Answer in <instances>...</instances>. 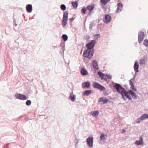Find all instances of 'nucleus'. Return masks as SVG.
I'll list each match as a JSON object with an SVG mask.
<instances>
[{
  "label": "nucleus",
  "mask_w": 148,
  "mask_h": 148,
  "mask_svg": "<svg viewBox=\"0 0 148 148\" xmlns=\"http://www.w3.org/2000/svg\"><path fill=\"white\" fill-rule=\"evenodd\" d=\"M143 143V138L140 137V139L138 140H136L134 142V143L137 145H141Z\"/></svg>",
  "instance_id": "12"
},
{
  "label": "nucleus",
  "mask_w": 148,
  "mask_h": 148,
  "mask_svg": "<svg viewBox=\"0 0 148 148\" xmlns=\"http://www.w3.org/2000/svg\"><path fill=\"white\" fill-rule=\"evenodd\" d=\"M90 86V83L89 82H85L83 83L82 84V87L84 88H89Z\"/></svg>",
  "instance_id": "17"
},
{
  "label": "nucleus",
  "mask_w": 148,
  "mask_h": 148,
  "mask_svg": "<svg viewBox=\"0 0 148 148\" xmlns=\"http://www.w3.org/2000/svg\"><path fill=\"white\" fill-rule=\"evenodd\" d=\"M68 13L67 11H66L64 13L62 19H65L68 20Z\"/></svg>",
  "instance_id": "22"
},
{
  "label": "nucleus",
  "mask_w": 148,
  "mask_h": 148,
  "mask_svg": "<svg viewBox=\"0 0 148 148\" xmlns=\"http://www.w3.org/2000/svg\"><path fill=\"white\" fill-rule=\"evenodd\" d=\"M73 7L75 9H76L78 6L77 2L76 1L73 2L71 3Z\"/></svg>",
  "instance_id": "26"
},
{
  "label": "nucleus",
  "mask_w": 148,
  "mask_h": 148,
  "mask_svg": "<svg viewBox=\"0 0 148 148\" xmlns=\"http://www.w3.org/2000/svg\"><path fill=\"white\" fill-rule=\"evenodd\" d=\"M103 97H100L98 101V102L100 103L101 102H103Z\"/></svg>",
  "instance_id": "38"
},
{
  "label": "nucleus",
  "mask_w": 148,
  "mask_h": 148,
  "mask_svg": "<svg viewBox=\"0 0 148 148\" xmlns=\"http://www.w3.org/2000/svg\"><path fill=\"white\" fill-rule=\"evenodd\" d=\"M123 132H125V130H123Z\"/></svg>",
  "instance_id": "45"
},
{
  "label": "nucleus",
  "mask_w": 148,
  "mask_h": 148,
  "mask_svg": "<svg viewBox=\"0 0 148 148\" xmlns=\"http://www.w3.org/2000/svg\"><path fill=\"white\" fill-rule=\"evenodd\" d=\"M74 18H70L69 19V20L71 21V22H72L74 20Z\"/></svg>",
  "instance_id": "44"
},
{
  "label": "nucleus",
  "mask_w": 148,
  "mask_h": 148,
  "mask_svg": "<svg viewBox=\"0 0 148 148\" xmlns=\"http://www.w3.org/2000/svg\"><path fill=\"white\" fill-rule=\"evenodd\" d=\"M94 6L89 5L87 6L86 8L88 10L91 11L93 10L94 9Z\"/></svg>",
  "instance_id": "30"
},
{
  "label": "nucleus",
  "mask_w": 148,
  "mask_h": 148,
  "mask_svg": "<svg viewBox=\"0 0 148 148\" xmlns=\"http://www.w3.org/2000/svg\"><path fill=\"white\" fill-rule=\"evenodd\" d=\"M114 86V88L119 93H122L125 90V89L123 88L119 84L115 83Z\"/></svg>",
  "instance_id": "2"
},
{
  "label": "nucleus",
  "mask_w": 148,
  "mask_h": 148,
  "mask_svg": "<svg viewBox=\"0 0 148 148\" xmlns=\"http://www.w3.org/2000/svg\"><path fill=\"white\" fill-rule=\"evenodd\" d=\"M132 89L134 90L135 91H136V89L135 88L134 86V85H133V86H131Z\"/></svg>",
  "instance_id": "39"
},
{
  "label": "nucleus",
  "mask_w": 148,
  "mask_h": 148,
  "mask_svg": "<svg viewBox=\"0 0 148 148\" xmlns=\"http://www.w3.org/2000/svg\"><path fill=\"white\" fill-rule=\"evenodd\" d=\"M68 20H66L65 19H62V25L63 27H64L66 24H67V21Z\"/></svg>",
  "instance_id": "25"
},
{
  "label": "nucleus",
  "mask_w": 148,
  "mask_h": 148,
  "mask_svg": "<svg viewBox=\"0 0 148 148\" xmlns=\"http://www.w3.org/2000/svg\"><path fill=\"white\" fill-rule=\"evenodd\" d=\"M86 8H83L81 10V12L83 14H85L86 13Z\"/></svg>",
  "instance_id": "33"
},
{
  "label": "nucleus",
  "mask_w": 148,
  "mask_h": 148,
  "mask_svg": "<svg viewBox=\"0 0 148 148\" xmlns=\"http://www.w3.org/2000/svg\"><path fill=\"white\" fill-rule=\"evenodd\" d=\"M133 80V79H132L130 80L129 81L130 84V86H133V85H134L133 82H132V80Z\"/></svg>",
  "instance_id": "37"
},
{
  "label": "nucleus",
  "mask_w": 148,
  "mask_h": 148,
  "mask_svg": "<svg viewBox=\"0 0 148 148\" xmlns=\"http://www.w3.org/2000/svg\"><path fill=\"white\" fill-rule=\"evenodd\" d=\"M108 101V100L107 99H106L105 100H103V104L107 103Z\"/></svg>",
  "instance_id": "40"
},
{
  "label": "nucleus",
  "mask_w": 148,
  "mask_h": 148,
  "mask_svg": "<svg viewBox=\"0 0 148 148\" xmlns=\"http://www.w3.org/2000/svg\"><path fill=\"white\" fill-rule=\"evenodd\" d=\"M106 76L108 77L109 79H111L112 78V76L111 75L107 74L106 75Z\"/></svg>",
  "instance_id": "41"
},
{
  "label": "nucleus",
  "mask_w": 148,
  "mask_h": 148,
  "mask_svg": "<svg viewBox=\"0 0 148 148\" xmlns=\"http://www.w3.org/2000/svg\"><path fill=\"white\" fill-rule=\"evenodd\" d=\"M75 95H73L72 93H71L69 98L71 99L72 101H74L75 100Z\"/></svg>",
  "instance_id": "20"
},
{
  "label": "nucleus",
  "mask_w": 148,
  "mask_h": 148,
  "mask_svg": "<svg viewBox=\"0 0 148 148\" xmlns=\"http://www.w3.org/2000/svg\"><path fill=\"white\" fill-rule=\"evenodd\" d=\"M121 95L122 96L123 99H124V100H126V99L125 98V97H124L125 95L123 94V93H121Z\"/></svg>",
  "instance_id": "42"
},
{
  "label": "nucleus",
  "mask_w": 148,
  "mask_h": 148,
  "mask_svg": "<svg viewBox=\"0 0 148 148\" xmlns=\"http://www.w3.org/2000/svg\"><path fill=\"white\" fill-rule=\"evenodd\" d=\"M110 0H101L100 2L103 5H106Z\"/></svg>",
  "instance_id": "24"
},
{
  "label": "nucleus",
  "mask_w": 148,
  "mask_h": 148,
  "mask_svg": "<svg viewBox=\"0 0 148 148\" xmlns=\"http://www.w3.org/2000/svg\"><path fill=\"white\" fill-rule=\"evenodd\" d=\"M111 17L109 15L106 14L105 16L104 21L106 23H109L111 20Z\"/></svg>",
  "instance_id": "10"
},
{
  "label": "nucleus",
  "mask_w": 148,
  "mask_h": 148,
  "mask_svg": "<svg viewBox=\"0 0 148 148\" xmlns=\"http://www.w3.org/2000/svg\"><path fill=\"white\" fill-rule=\"evenodd\" d=\"M147 34H148V32H147Z\"/></svg>",
  "instance_id": "48"
},
{
  "label": "nucleus",
  "mask_w": 148,
  "mask_h": 148,
  "mask_svg": "<svg viewBox=\"0 0 148 148\" xmlns=\"http://www.w3.org/2000/svg\"><path fill=\"white\" fill-rule=\"evenodd\" d=\"M108 137L107 135L102 134H101L100 139L101 140H105L107 139Z\"/></svg>",
  "instance_id": "18"
},
{
  "label": "nucleus",
  "mask_w": 148,
  "mask_h": 148,
  "mask_svg": "<svg viewBox=\"0 0 148 148\" xmlns=\"http://www.w3.org/2000/svg\"><path fill=\"white\" fill-rule=\"evenodd\" d=\"M100 36V35L98 34H97L94 36V37L95 39H97Z\"/></svg>",
  "instance_id": "36"
},
{
  "label": "nucleus",
  "mask_w": 148,
  "mask_h": 148,
  "mask_svg": "<svg viewBox=\"0 0 148 148\" xmlns=\"http://www.w3.org/2000/svg\"><path fill=\"white\" fill-rule=\"evenodd\" d=\"M26 9L27 12H31L32 10V7L31 4H28L26 6Z\"/></svg>",
  "instance_id": "13"
},
{
  "label": "nucleus",
  "mask_w": 148,
  "mask_h": 148,
  "mask_svg": "<svg viewBox=\"0 0 148 148\" xmlns=\"http://www.w3.org/2000/svg\"><path fill=\"white\" fill-rule=\"evenodd\" d=\"M81 73L83 75H86L88 74V72L84 69H82L81 71Z\"/></svg>",
  "instance_id": "21"
},
{
  "label": "nucleus",
  "mask_w": 148,
  "mask_h": 148,
  "mask_svg": "<svg viewBox=\"0 0 148 148\" xmlns=\"http://www.w3.org/2000/svg\"><path fill=\"white\" fill-rule=\"evenodd\" d=\"M98 73L99 76L101 77V79H103L105 76L104 74L101 71H99Z\"/></svg>",
  "instance_id": "29"
},
{
  "label": "nucleus",
  "mask_w": 148,
  "mask_h": 148,
  "mask_svg": "<svg viewBox=\"0 0 148 148\" xmlns=\"http://www.w3.org/2000/svg\"><path fill=\"white\" fill-rule=\"evenodd\" d=\"M94 53L93 50L87 49L84 51L83 55L86 58L90 59L93 56Z\"/></svg>",
  "instance_id": "1"
},
{
  "label": "nucleus",
  "mask_w": 148,
  "mask_h": 148,
  "mask_svg": "<svg viewBox=\"0 0 148 148\" xmlns=\"http://www.w3.org/2000/svg\"><path fill=\"white\" fill-rule=\"evenodd\" d=\"M62 38L65 41H66L68 39V36L66 34H63L62 36Z\"/></svg>",
  "instance_id": "31"
},
{
  "label": "nucleus",
  "mask_w": 148,
  "mask_h": 148,
  "mask_svg": "<svg viewBox=\"0 0 148 148\" xmlns=\"http://www.w3.org/2000/svg\"><path fill=\"white\" fill-rule=\"evenodd\" d=\"M93 87L100 90L101 91H104L105 88L97 82H94L93 84Z\"/></svg>",
  "instance_id": "3"
},
{
  "label": "nucleus",
  "mask_w": 148,
  "mask_h": 148,
  "mask_svg": "<svg viewBox=\"0 0 148 148\" xmlns=\"http://www.w3.org/2000/svg\"><path fill=\"white\" fill-rule=\"evenodd\" d=\"M15 26H17V24H16V23H15Z\"/></svg>",
  "instance_id": "46"
},
{
  "label": "nucleus",
  "mask_w": 148,
  "mask_h": 148,
  "mask_svg": "<svg viewBox=\"0 0 148 148\" xmlns=\"http://www.w3.org/2000/svg\"><path fill=\"white\" fill-rule=\"evenodd\" d=\"M92 65L94 69H99L98 64L97 61L95 60H94L92 62Z\"/></svg>",
  "instance_id": "15"
},
{
  "label": "nucleus",
  "mask_w": 148,
  "mask_h": 148,
  "mask_svg": "<svg viewBox=\"0 0 148 148\" xmlns=\"http://www.w3.org/2000/svg\"><path fill=\"white\" fill-rule=\"evenodd\" d=\"M95 40H91L90 42L87 44L86 46L87 47V49H90V50H93L92 49L94 48L95 43Z\"/></svg>",
  "instance_id": "4"
},
{
  "label": "nucleus",
  "mask_w": 148,
  "mask_h": 148,
  "mask_svg": "<svg viewBox=\"0 0 148 148\" xmlns=\"http://www.w3.org/2000/svg\"><path fill=\"white\" fill-rule=\"evenodd\" d=\"M117 8L116 12L118 13L120 12L123 9V5L121 3H118L117 4Z\"/></svg>",
  "instance_id": "9"
},
{
  "label": "nucleus",
  "mask_w": 148,
  "mask_h": 148,
  "mask_svg": "<svg viewBox=\"0 0 148 148\" xmlns=\"http://www.w3.org/2000/svg\"><path fill=\"white\" fill-rule=\"evenodd\" d=\"M138 41L140 43L142 41L144 37V33L141 31L138 34Z\"/></svg>",
  "instance_id": "7"
},
{
  "label": "nucleus",
  "mask_w": 148,
  "mask_h": 148,
  "mask_svg": "<svg viewBox=\"0 0 148 148\" xmlns=\"http://www.w3.org/2000/svg\"><path fill=\"white\" fill-rule=\"evenodd\" d=\"M139 64L138 62L136 61L134 65V69L136 72H138Z\"/></svg>",
  "instance_id": "16"
},
{
  "label": "nucleus",
  "mask_w": 148,
  "mask_h": 148,
  "mask_svg": "<svg viewBox=\"0 0 148 148\" xmlns=\"http://www.w3.org/2000/svg\"><path fill=\"white\" fill-rule=\"evenodd\" d=\"M31 101L30 100H28L26 101V104L27 106H29L31 104Z\"/></svg>",
  "instance_id": "35"
},
{
  "label": "nucleus",
  "mask_w": 148,
  "mask_h": 148,
  "mask_svg": "<svg viewBox=\"0 0 148 148\" xmlns=\"http://www.w3.org/2000/svg\"><path fill=\"white\" fill-rule=\"evenodd\" d=\"M66 7L64 4H62L61 5L60 8L63 11L65 10L66 9Z\"/></svg>",
  "instance_id": "32"
},
{
  "label": "nucleus",
  "mask_w": 148,
  "mask_h": 148,
  "mask_svg": "<svg viewBox=\"0 0 148 148\" xmlns=\"http://www.w3.org/2000/svg\"><path fill=\"white\" fill-rule=\"evenodd\" d=\"M15 96L17 99L22 100H26L27 99V97L26 96L21 94L16 93L15 94Z\"/></svg>",
  "instance_id": "5"
},
{
  "label": "nucleus",
  "mask_w": 148,
  "mask_h": 148,
  "mask_svg": "<svg viewBox=\"0 0 148 148\" xmlns=\"http://www.w3.org/2000/svg\"><path fill=\"white\" fill-rule=\"evenodd\" d=\"M143 44L147 47L148 46V40H145L144 41Z\"/></svg>",
  "instance_id": "34"
},
{
  "label": "nucleus",
  "mask_w": 148,
  "mask_h": 148,
  "mask_svg": "<svg viewBox=\"0 0 148 148\" xmlns=\"http://www.w3.org/2000/svg\"><path fill=\"white\" fill-rule=\"evenodd\" d=\"M145 60L144 59H141L140 61V65H143L145 64Z\"/></svg>",
  "instance_id": "28"
},
{
  "label": "nucleus",
  "mask_w": 148,
  "mask_h": 148,
  "mask_svg": "<svg viewBox=\"0 0 148 148\" xmlns=\"http://www.w3.org/2000/svg\"><path fill=\"white\" fill-rule=\"evenodd\" d=\"M60 45V46L61 47H62V52H63L65 50V42H61Z\"/></svg>",
  "instance_id": "27"
},
{
  "label": "nucleus",
  "mask_w": 148,
  "mask_h": 148,
  "mask_svg": "<svg viewBox=\"0 0 148 148\" xmlns=\"http://www.w3.org/2000/svg\"><path fill=\"white\" fill-rule=\"evenodd\" d=\"M148 118V114H144L140 117L138 119V121H136V123H140L143 120L145 119Z\"/></svg>",
  "instance_id": "6"
},
{
  "label": "nucleus",
  "mask_w": 148,
  "mask_h": 148,
  "mask_svg": "<svg viewBox=\"0 0 148 148\" xmlns=\"http://www.w3.org/2000/svg\"><path fill=\"white\" fill-rule=\"evenodd\" d=\"M9 144H7L4 147V148H8Z\"/></svg>",
  "instance_id": "43"
},
{
  "label": "nucleus",
  "mask_w": 148,
  "mask_h": 148,
  "mask_svg": "<svg viewBox=\"0 0 148 148\" xmlns=\"http://www.w3.org/2000/svg\"><path fill=\"white\" fill-rule=\"evenodd\" d=\"M129 92L132 95V96L133 99H136L137 98V96L134 92L132 90H129Z\"/></svg>",
  "instance_id": "14"
},
{
  "label": "nucleus",
  "mask_w": 148,
  "mask_h": 148,
  "mask_svg": "<svg viewBox=\"0 0 148 148\" xmlns=\"http://www.w3.org/2000/svg\"><path fill=\"white\" fill-rule=\"evenodd\" d=\"M75 140H77V141H78V139H76Z\"/></svg>",
  "instance_id": "47"
},
{
  "label": "nucleus",
  "mask_w": 148,
  "mask_h": 148,
  "mask_svg": "<svg viewBox=\"0 0 148 148\" xmlns=\"http://www.w3.org/2000/svg\"><path fill=\"white\" fill-rule=\"evenodd\" d=\"M90 114L92 116L96 117L99 114V112L98 111H92L91 112Z\"/></svg>",
  "instance_id": "19"
},
{
  "label": "nucleus",
  "mask_w": 148,
  "mask_h": 148,
  "mask_svg": "<svg viewBox=\"0 0 148 148\" xmlns=\"http://www.w3.org/2000/svg\"><path fill=\"white\" fill-rule=\"evenodd\" d=\"M93 138L92 137H88L86 140V142L88 145L90 147L93 146Z\"/></svg>",
  "instance_id": "8"
},
{
  "label": "nucleus",
  "mask_w": 148,
  "mask_h": 148,
  "mask_svg": "<svg viewBox=\"0 0 148 148\" xmlns=\"http://www.w3.org/2000/svg\"><path fill=\"white\" fill-rule=\"evenodd\" d=\"M123 93L129 100H132V97L130 95L129 92L126 91L125 90Z\"/></svg>",
  "instance_id": "11"
},
{
  "label": "nucleus",
  "mask_w": 148,
  "mask_h": 148,
  "mask_svg": "<svg viewBox=\"0 0 148 148\" xmlns=\"http://www.w3.org/2000/svg\"><path fill=\"white\" fill-rule=\"evenodd\" d=\"M91 92V90H88L85 91L83 94L85 96H88Z\"/></svg>",
  "instance_id": "23"
}]
</instances>
